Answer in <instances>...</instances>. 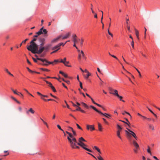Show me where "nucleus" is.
<instances>
[{"instance_id": "nucleus-1", "label": "nucleus", "mask_w": 160, "mask_h": 160, "mask_svg": "<svg viewBox=\"0 0 160 160\" xmlns=\"http://www.w3.org/2000/svg\"><path fill=\"white\" fill-rule=\"evenodd\" d=\"M28 48V50L30 51L33 53H37L38 54H41L44 50V47L41 46L38 44H37L36 48Z\"/></svg>"}, {"instance_id": "nucleus-2", "label": "nucleus", "mask_w": 160, "mask_h": 160, "mask_svg": "<svg viewBox=\"0 0 160 160\" xmlns=\"http://www.w3.org/2000/svg\"><path fill=\"white\" fill-rule=\"evenodd\" d=\"M67 138L70 143V146L71 148L73 149L75 148V146L76 145L77 141L76 138L74 137V136L72 134L70 138L68 136Z\"/></svg>"}, {"instance_id": "nucleus-3", "label": "nucleus", "mask_w": 160, "mask_h": 160, "mask_svg": "<svg viewBox=\"0 0 160 160\" xmlns=\"http://www.w3.org/2000/svg\"><path fill=\"white\" fill-rule=\"evenodd\" d=\"M37 40V38L33 37V39L32 40V41L30 42V45L29 46L28 45L27 46V48L28 50V48H36V47L37 46V44H38L35 43V42Z\"/></svg>"}, {"instance_id": "nucleus-4", "label": "nucleus", "mask_w": 160, "mask_h": 160, "mask_svg": "<svg viewBox=\"0 0 160 160\" xmlns=\"http://www.w3.org/2000/svg\"><path fill=\"white\" fill-rule=\"evenodd\" d=\"M38 40L40 43L39 45L43 46L45 44V39L43 38H38Z\"/></svg>"}, {"instance_id": "nucleus-5", "label": "nucleus", "mask_w": 160, "mask_h": 160, "mask_svg": "<svg viewBox=\"0 0 160 160\" xmlns=\"http://www.w3.org/2000/svg\"><path fill=\"white\" fill-rule=\"evenodd\" d=\"M35 57H36L37 59L38 60L41 61L43 62H46L47 63H48L49 64H52V62H51L48 61L46 59H43L41 58H40L38 57V56L37 55H35Z\"/></svg>"}, {"instance_id": "nucleus-6", "label": "nucleus", "mask_w": 160, "mask_h": 160, "mask_svg": "<svg viewBox=\"0 0 160 160\" xmlns=\"http://www.w3.org/2000/svg\"><path fill=\"white\" fill-rule=\"evenodd\" d=\"M78 145L80 146L83 148L85 149V150L90 152H92V151L90 150L85 147L86 146V145L84 143H82L80 144L79 143L78 144Z\"/></svg>"}, {"instance_id": "nucleus-7", "label": "nucleus", "mask_w": 160, "mask_h": 160, "mask_svg": "<svg viewBox=\"0 0 160 160\" xmlns=\"http://www.w3.org/2000/svg\"><path fill=\"white\" fill-rule=\"evenodd\" d=\"M43 29V28H42L38 32L36 33V34L33 36V37L35 38H37L38 36L41 34H42V30Z\"/></svg>"}, {"instance_id": "nucleus-8", "label": "nucleus", "mask_w": 160, "mask_h": 160, "mask_svg": "<svg viewBox=\"0 0 160 160\" xmlns=\"http://www.w3.org/2000/svg\"><path fill=\"white\" fill-rule=\"evenodd\" d=\"M126 134L127 135V138L128 139H131L132 137V133L129 132L128 130L127 131L125 130V131Z\"/></svg>"}, {"instance_id": "nucleus-9", "label": "nucleus", "mask_w": 160, "mask_h": 160, "mask_svg": "<svg viewBox=\"0 0 160 160\" xmlns=\"http://www.w3.org/2000/svg\"><path fill=\"white\" fill-rule=\"evenodd\" d=\"M87 129L88 130L90 129L91 131L94 130H95V128L93 125H87Z\"/></svg>"}, {"instance_id": "nucleus-10", "label": "nucleus", "mask_w": 160, "mask_h": 160, "mask_svg": "<svg viewBox=\"0 0 160 160\" xmlns=\"http://www.w3.org/2000/svg\"><path fill=\"white\" fill-rule=\"evenodd\" d=\"M61 35L59 36L57 38H55L52 40V41H51V42L52 43H54V42H57L60 39V38H61Z\"/></svg>"}, {"instance_id": "nucleus-11", "label": "nucleus", "mask_w": 160, "mask_h": 160, "mask_svg": "<svg viewBox=\"0 0 160 160\" xmlns=\"http://www.w3.org/2000/svg\"><path fill=\"white\" fill-rule=\"evenodd\" d=\"M132 143L135 148L137 149H139V146L138 144L134 140H133L132 141Z\"/></svg>"}, {"instance_id": "nucleus-12", "label": "nucleus", "mask_w": 160, "mask_h": 160, "mask_svg": "<svg viewBox=\"0 0 160 160\" xmlns=\"http://www.w3.org/2000/svg\"><path fill=\"white\" fill-rule=\"evenodd\" d=\"M60 62L63 63L64 64V65L66 66H67L68 67H71V65H68V64L69 63V61L65 62V61H64L62 59H61V60Z\"/></svg>"}, {"instance_id": "nucleus-13", "label": "nucleus", "mask_w": 160, "mask_h": 160, "mask_svg": "<svg viewBox=\"0 0 160 160\" xmlns=\"http://www.w3.org/2000/svg\"><path fill=\"white\" fill-rule=\"evenodd\" d=\"M126 128L127 129V130H128L129 132L132 133V136L134 138L136 139H137V137L136 136L135 133L134 132H133V131H132L130 129H128V128Z\"/></svg>"}, {"instance_id": "nucleus-14", "label": "nucleus", "mask_w": 160, "mask_h": 160, "mask_svg": "<svg viewBox=\"0 0 160 160\" xmlns=\"http://www.w3.org/2000/svg\"><path fill=\"white\" fill-rule=\"evenodd\" d=\"M30 112L32 114H34L35 113V111L32 109V108H30L28 110L26 111V113L28 114L29 112Z\"/></svg>"}, {"instance_id": "nucleus-15", "label": "nucleus", "mask_w": 160, "mask_h": 160, "mask_svg": "<svg viewBox=\"0 0 160 160\" xmlns=\"http://www.w3.org/2000/svg\"><path fill=\"white\" fill-rule=\"evenodd\" d=\"M52 46L51 44H48L46 45L44 47V50L46 51H47Z\"/></svg>"}, {"instance_id": "nucleus-16", "label": "nucleus", "mask_w": 160, "mask_h": 160, "mask_svg": "<svg viewBox=\"0 0 160 160\" xmlns=\"http://www.w3.org/2000/svg\"><path fill=\"white\" fill-rule=\"evenodd\" d=\"M110 93L111 94H113L117 97L119 95L118 93V91L116 90H114V92H110Z\"/></svg>"}, {"instance_id": "nucleus-17", "label": "nucleus", "mask_w": 160, "mask_h": 160, "mask_svg": "<svg viewBox=\"0 0 160 160\" xmlns=\"http://www.w3.org/2000/svg\"><path fill=\"white\" fill-rule=\"evenodd\" d=\"M70 35V33L68 32V33H67L65 36L62 37V36L61 37L62 38V39H64L68 38L69 37Z\"/></svg>"}, {"instance_id": "nucleus-18", "label": "nucleus", "mask_w": 160, "mask_h": 160, "mask_svg": "<svg viewBox=\"0 0 160 160\" xmlns=\"http://www.w3.org/2000/svg\"><path fill=\"white\" fill-rule=\"evenodd\" d=\"M60 49V47L58 46V44L57 45H56V46H55L52 47V50H54L55 49H58V50Z\"/></svg>"}, {"instance_id": "nucleus-19", "label": "nucleus", "mask_w": 160, "mask_h": 160, "mask_svg": "<svg viewBox=\"0 0 160 160\" xmlns=\"http://www.w3.org/2000/svg\"><path fill=\"white\" fill-rule=\"evenodd\" d=\"M59 73L61 74L62 75H63L64 77L66 78H68L67 74L65 73L64 72H63L62 71H59Z\"/></svg>"}, {"instance_id": "nucleus-20", "label": "nucleus", "mask_w": 160, "mask_h": 160, "mask_svg": "<svg viewBox=\"0 0 160 160\" xmlns=\"http://www.w3.org/2000/svg\"><path fill=\"white\" fill-rule=\"evenodd\" d=\"M135 34L137 38L138 39H139V32L138 31L136 28H135Z\"/></svg>"}, {"instance_id": "nucleus-21", "label": "nucleus", "mask_w": 160, "mask_h": 160, "mask_svg": "<svg viewBox=\"0 0 160 160\" xmlns=\"http://www.w3.org/2000/svg\"><path fill=\"white\" fill-rule=\"evenodd\" d=\"M101 114L104 116L108 118H109V117H110L111 116V115H110L107 113H102V114Z\"/></svg>"}, {"instance_id": "nucleus-22", "label": "nucleus", "mask_w": 160, "mask_h": 160, "mask_svg": "<svg viewBox=\"0 0 160 160\" xmlns=\"http://www.w3.org/2000/svg\"><path fill=\"white\" fill-rule=\"evenodd\" d=\"M68 128L71 130L72 132L73 133V136H76V132L74 131L73 128H72L71 127H70V126L68 127Z\"/></svg>"}, {"instance_id": "nucleus-23", "label": "nucleus", "mask_w": 160, "mask_h": 160, "mask_svg": "<svg viewBox=\"0 0 160 160\" xmlns=\"http://www.w3.org/2000/svg\"><path fill=\"white\" fill-rule=\"evenodd\" d=\"M120 131H117V136L120 139H121V137L120 136Z\"/></svg>"}, {"instance_id": "nucleus-24", "label": "nucleus", "mask_w": 160, "mask_h": 160, "mask_svg": "<svg viewBox=\"0 0 160 160\" xmlns=\"http://www.w3.org/2000/svg\"><path fill=\"white\" fill-rule=\"evenodd\" d=\"M42 28H43V29L42 30V34L43 33L44 35H45H45L47 33L48 31L46 29H43V27H42Z\"/></svg>"}, {"instance_id": "nucleus-25", "label": "nucleus", "mask_w": 160, "mask_h": 160, "mask_svg": "<svg viewBox=\"0 0 160 160\" xmlns=\"http://www.w3.org/2000/svg\"><path fill=\"white\" fill-rule=\"evenodd\" d=\"M98 128L99 131H101L102 130V126L100 123H98Z\"/></svg>"}, {"instance_id": "nucleus-26", "label": "nucleus", "mask_w": 160, "mask_h": 160, "mask_svg": "<svg viewBox=\"0 0 160 160\" xmlns=\"http://www.w3.org/2000/svg\"><path fill=\"white\" fill-rule=\"evenodd\" d=\"M92 109L94 110L95 111L99 113L100 114H102V112L101 111L98 110V109H97L94 106L93 107H92Z\"/></svg>"}, {"instance_id": "nucleus-27", "label": "nucleus", "mask_w": 160, "mask_h": 160, "mask_svg": "<svg viewBox=\"0 0 160 160\" xmlns=\"http://www.w3.org/2000/svg\"><path fill=\"white\" fill-rule=\"evenodd\" d=\"M81 104H82V105L84 107L86 108H88V107L86 103H85L83 102H81Z\"/></svg>"}, {"instance_id": "nucleus-28", "label": "nucleus", "mask_w": 160, "mask_h": 160, "mask_svg": "<svg viewBox=\"0 0 160 160\" xmlns=\"http://www.w3.org/2000/svg\"><path fill=\"white\" fill-rule=\"evenodd\" d=\"M79 40H80L79 39H78L77 38H74L73 40V41L74 43H76L78 42Z\"/></svg>"}, {"instance_id": "nucleus-29", "label": "nucleus", "mask_w": 160, "mask_h": 160, "mask_svg": "<svg viewBox=\"0 0 160 160\" xmlns=\"http://www.w3.org/2000/svg\"><path fill=\"white\" fill-rule=\"evenodd\" d=\"M149 127L150 129H151L152 130H154V127L152 125L149 124Z\"/></svg>"}, {"instance_id": "nucleus-30", "label": "nucleus", "mask_w": 160, "mask_h": 160, "mask_svg": "<svg viewBox=\"0 0 160 160\" xmlns=\"http://www.w3.org/2000/svg\"><path fill=\"white\" fill-rule=\"evenodd\" d=\"M44 81L47 83V84H48L49 85V86L51 88L52 86V84L50 82H49L46 80H44Z\"/></svg>"}, {"instance_id": "nucleus-31", "label": "nucleus", "mask_w": 160, "mask_h": 160, "mask_svg": "<svg viewBox=\"0 0 160 160\" xmlns=\"http://www.w3.org/2000/svg\"><path fill=\"white\" fill-rule=\"evenodd\" d=\"M91 75V74L90 72L88 73L87 74L86 76H84V77L86 79H88V77L90 76Z\"/></svg>"}, {"instance_id": "nucleus-32", "label": "nucleus", "mask_w": 160, "mask_h": 160, "mask_svg": "<svg viewBox=\"0 0 160 160\" xmlns=\"http://www.w3.org/2000/svg\"><path fill=\"white\" fill-rule=\"evenodd\" d=\"M117 127L118 130L117 131H121L122 130V128L119 126L118 124L117 125Z\"/></svg>"}, {"instance_id": "nucleus-33", "label": "nucleus", "mask_w": 160, "mask_h": 160, "mask_svg": "<svg viewBox=\"0 0 160 160\" xmlns=\"http://www.w3.org/2000/svg\"><path fill=\"white\" fill-rule=\"evenodd\" d=\"M97 158L99 160H104L99 154H98V156L97 157Z\"/></svg>"}, {"instance_id": "nucleus-34", "label": "nucleus", "mask_w": 160, "mask_h": 160, "mask_svg": "<svg viewBox=\"0 0 160 160\" xmlns=\"http://www.w3.org/2000/svg\"><path fill=\"white\" fill-rule=\"evenodd\" d=\"M147 152H148V153H149L150 154V155H152V153H151V151H150V147H149V146H148V149H147Z\"/></svg>"}, {"instance_id": "nucleus-35", "label": "nucleus", "mask_w": 160, "mask_h": 160, "mask_svg": "<svg viewBox=\"0 0 160 160\" xmlns=\"http://www.w3.org/2000/svg\"><path fill=\"white\" fill-rule=\"evenodd\" d=\"M117 97L120 100L124 102H125V101L122 99V96H120L119 95L118 96H117Z\"/></svg>"}, {"instance_id": "nucleus-36", "label": "nucleus", "mask_w": 160, "mask_h": 160, "mask_svg": "<svg viewBox=\"0 0 160 160\" xmlns=\"http://www.w3.org/2000/svg\"><path fill=\"white\" fill-rule=\"evenodd\" d=\"M32 58L33 60L34 61L36 62V63H37L39 64H41L40 63H39L38 61H37V58L36 59H35V58Z\"/></svg>"}, {"instance_id": "nucleus-37", "label": "nucleus", "mask_w": 160, "mask_h": 160, "mask_svg": "<svg viewBox=\"0 0 160 160\" xmlns=\"http://www.w3.org/2000/svg\"><path fill=\"white\" fill-rule=\"evenodd\" d=\"M57 127L58 128L60 129V130L62 131L63 133H64V131L61 128L60 126L59 125H57Z\"/></svg>"}, {"instance_id": "nucleus-38", "label": "nucleus", "mask_w": 160, "mask_h": 160, "mask_svg": "<svg viewBox=\"0 0 160 160\" xmlns=\"http://www.w3.org/2000/svg\"><path fill=\"white\" fill-rule=\"evenodd\" d=\"M81 52L82 54V56L83 57V58H84L86 59V58L85 57V54H84L83 52V51H82V50L81 51Z\"/></svg>"}, {"instance_id": "nucleus-39", "label": "nucleus", "mask_w": 160, "mask_h": 160, "mask_svg": "<svg viewBox=\"0 0 160 160\" xmlns=\"http://www.w3.org/2000/svg\"><path fill=\"white\" fill-rule=\"evenodd\" d=\"M40 69L42 70H43V71H47V72L49 71V70L47 69H46V68H40Z\"/></svg>"}, {"instance_id": "nucleus-40", "label": "nucleus", "mask_w": 160, "mask_h": 160, "mask_svg": "<svg viewBox=\"0 0 160 160\" xmlns=\"http://www.w3.org/2000/svg\"><path fill=\"white\" fill-rule=\"evenodd\" d=\"M94 148L96 150L98 151V152H100V150L98 147L95 146L94 147Z\"/></svg>"}, {"instance_id": "nucleus-41", "label": "nucleus", "mask_w": 160, "mask_h": 160, "mask_svg": "<svg viewBox=\"0 0 160 160\" xmlns=\"http://www.w3.org/2000/svg\"><path fill=\"white\" fill-rule=\"evenodd\" d=\"M125 113H126L128 114V115H129L130 116L131 118L132 117H131V115H130V114H129V113L126 112V111H124V112L122 113V114L123 115H124Z\"/></svg>"}, {"instance_id": "nucleus-42", "label": "nucleus", "mask_w": 160, "mask_h": 160, "mask_svg": "<svg viewBox=\"0 0 160 160\" xmlns=\"http://www.w3.org/2000/svg\"><path fill=\"white\" fill-rule=\"evenodd\" d=\"M42 120V121L43 122V123L46 125L47 128H48V126L47 124V123L45 122L42 118H40Z\"/></svg>"}, {"instance_id": "nucleus-43", "label": "nucleus", "mask_w": 160, "mask_h": 160, "mask_svg": "<svg viewBox=\"0 0 160 160\" xmlns=\"http://www.w3.org/2000/svg\"><path fill=\"white\" fill-rule=\"evenodd\" d=\"M51 88L53 90V92H56V90L55 88L53 86H52V87H51Z\"/></svg>"}, {"instance_id": "nucleus-44", "label": "nucleus", "mask_w": 160, "mask_h": 160, "mask_svg": "<svg viewBox=\"0 0 160 160\" xmlns=\"http://www.w3.org/2000/svg\"><path fill=\"white\" fill-rule=\"evenodd\" d=\"M131 45L132 48H133L134 49V41L133 40H132V42H131Z\"/></svg>"}, {"instance_id": "nucleus-45", "label": "nucleus", "mask_w": 160, "mask_h": 160, "mask_svg": "<svg viewBox=\"0 0 160 160\" xmlns=\"http://www.w3.org/2000/svg\"><path fill=\"white\" fill-rule=\"evenodd\" d=\"M59 61L58 60H55L53 62H52V64H52L54 65V62H59Z\"/></svg>"}, {"instance_id": "nucleus-46", "label": "nucleus", "mask_w": 160, "mask_h": 160, "mask_svg": "<svg viewBox=\"0 0 160 160\" xmlns=\"http://www.w3.org/2000/svg\"><path fill=\"white\" fill-rule=\"evenodd\" d=\"M109 28H108V34L109 35L111 36L112 37H113V35H112V33H111L109 31Z\"/></svg>"}, {"instance_id": "nucleus-47", "label": "nucleus", "mask_w": 160, "mask_h": 160, "mask_svg": "<svg viewBox=\"0 0 160 160\" xmlns=\"http://www.w3.org/2000/svg\"><path fill=\"white\" fill-rule=\"evenodd\" d=\"M28 40V39L27 38L25 39L24 40L22 41V43H23V44H25L26 42Z\"/></svg>"}, {"instance_id": "nucleus-48", "label": "nucleus", "mask_w": 160, "mask_h": 160, "mask_svg": "<svg viewBox=\"0 0 160 160\" xmlns=\"http://www.w3.org/2000/svg\"><path fill=\"white\" fill-rule=\"evenodd\" d=\"M80 140H81L82 141L86 142V141L82 137H81L79 138Z\"/></svg>"}, {"instance_id": "nucleus-49", "label": "nucleus", "mask_w": 160, "mask_h": 160, "mask_svg": "<svg viewBox=\"0 0 160 160\" xmlns=\"http://www.w3.org/2000/svg\"><path fill=\"white\" fill-rule=\"evenodd\" d=\"M58 46H59V47H60L61 46V45H62L63 46H64V45H65V44H63V42H61V43H59L58 44Z\"/></svg>"}, {"instance_id": "nucleus-50", "label": "nucleus", "mask_w": 160, "mask_h": 160, "mask_svg": "<svg viewBox=\"0 0 160 160\" xmlns=\"http://www.w3.org/2000/svg\"><path fill=\"white\" fill-rule=\"evenodd\" d=\"M79 83H80V88H82V89H83V87H82V82H80V81H79Z\"/></svg>"}, {"instance_id": "nucleus-51", "label": "nucleus", "mask_w": 160, "mask_h": 160, "mask_svg": "<svg viewBox=\"0 0 160 160\" xmlns=\"http://www.w3.org/2000/svg\"><path fill=\"white\" fill-rule=\"evenodd\" d=\"M76 125L78 128L81 130H82V128L77 123H76Z\"/></svg>"}, {"instance_id": "nucleus-52", "label": "nucleus", "mask_w": 160, "mask_h": 160, "mask_svg": "<svg viewBox=\"0 0 160 160\" xmlns=\"http://www.w3.org/2000/svg\"><path fill=\"white\" fill-rule=\"evenodd\" d=\"M135 68L136 69V70L137 71V72H138V73H139L140 77H141V75L140 72L139 71V70L137 68Z\"/></svg>"}, {"instance_id": "nucleus-53", "label": "nucleus", "mask_w": 160, "mask_h": 160, "mask_svg": "<svg viewBox=\"0 0 160 160\" xmlns=\"http://www.w3.org/2000/svg\"><path fill=\"white\" fill-rule=\"evenodd\" d=\"M111 56H112V57L113 58H115L116 59H117V60H118V59L115 56L113 55H111Z\"/></svg>"}, {"instance_id": "nucleus-54", "label": "nucleus", "mask_w": 160, "mask_h": 160, "mask_svg": "<svg viewBox=\"0 0 160 160\" xmlns=\"http://www.w3.org/2000/svg\"><path fill=\"white\" fill-rule=\"evenodd\" d=\"M72 37L73 39L74 38H77V36L76 34H73L72 36Z\"/></svg>"}, {"instance_id": "nucleus-55", "label": "nucleus", "mask_w": 160, "mask_h": 160, "mask_svg": "<svg viewBox=\"0 0 160 160\" xmlns=\"http://www.w3.org/2000/svg\"><path fill=\"white\" fill-rule=\"evenodd\" d=\"M91 9L92 10V12L93 13H95V12L93 11V9L92 8V4H91Z\"/></svg>"}, {"instance_id": "nucleus-56", "label": "nucleus", "mask_w": 160, "mask_h": 160, "mask_svg": "<svg viewBox=\"0 0 160 160\" xmlns=\"http://www.w3.org/2000/svg\"><path fill=\"white\" fill-rule=\"evenodd\" d=\"M78 107L76 109V110H77V111H80L81 110V108L80 107H78V106H77Z\"/></svg>"}, {"instance_id": "nucleus-57", "label": "nucleus", "mask_w": 160, "mask_h": 160, "mask_svg": "<svg viewBox=\"0 0 160 160\" xmlns=\"http://www.w3.org/2000/svg\"><path fill=\"white\" fill-rule=\"evenodd\" d=\"M24 90L28 93L30 95H31V96L33 97V95H32L31 94H30L29 92H28V91L26 90V89H24Z\"/></svg>"}, {"instance_id": "nucleus-58", "label": "nucleus", "mask_w": 160, "mask_h": 160, "mask_svg": "<svg viewBox=\"0 0 160 160\" xmlns=\"http://www.w3.org/2000/svg\"><path fill=\"white\" fill-rule=\"evenodd\" d=\"M82 143V142L81 141V140H80V139L79 138V140H78V142L77 143V144L78 145V144H80L81 143Z\"/></svg>"}, {"instance_id": "nucleus-59", "label": "nucleus", "mask_w": 160, "mask_h": 160, "mask_svg": "<svg viewBox=\"0 0 160 160\" xmlns=\"http://www.w3.org/2000/svg\"><path fill=\"white\" fill-rule=\"evenodd\" d=\"M83 42V39H81V40L80 42L81 45V46L82 45Z\"/></svg>"}, {"instance_id": "nucleus-60", "label": "nucleus", "mask_w": 160, "mask_h": 160, "mask_svg": "<svg viewBox=\"0 0 160 160\" xmlns=\"http://www.w3.org/2000/svg\"><path fill=\"white\" fill-rule=\"evenodd\" d=\"M78 59L79 60H81V55L80 54H79L78 57Z\"/></svg>"}, {"instance_id": "nucleus-61", "label": "nucleus", "mask_w": 160, "mask_h": 160, "mask_svg": "<svg viewBox=\"0 0 160 160\" xmlns=\"http://www.w3.org/2000/svg\"><path fill=\"white\" fill-rule=\"evenodd\" d=\"M102 119L106 124H108V122L106 121V120L105 118H103Z\"/></svg>"}, {"instance_id": "nucleus-62", "label": "nucleus", "mask_w": 160, "mask_h": 160, "mask_svg": "<svg viewBox=\"0 0 160 160\" xmlns=\"http://www.w3.org/2000/svg\"><path fill=\"white\" fill-rule=\"evenodd\" d=\"M13 93L15 94H16L17 95H19V94L16 91V90H14V91L13 92Z\"/></svg>"}, {"instance_id": "nucleus-63", "label": "nucleus", "mask_w": 160, "mask_h": 160, "mask_svg": "<svg viewBox=\"0 0 160 160\" xmlns=\"http://www.w3.org/2000/svg\"><path fill=\"white\" fill-rule=\"evenodd\" d=\"M19 93L20 94H19V96L21 98H23V95L21 93Z\"/></svg>"}, {"instance_id": "nucleus-64", "label": "nucleus", "mask_w": 160, "mask_h": 160, "mask_svg": "<svg viewBox=\"0 0 160 160\" xmlns=\"http://www.w3.org/2000/svg\"><path fill=\"white\" fill-rule=\"evenodd\" d=\"M153 158L154 159H155L156 160H159L156 156H153Z\"/></svg>"}]
</instances>
